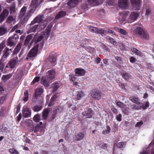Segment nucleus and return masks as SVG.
Here are the masks:
<instances>
[{"label":"nucleus","mask_w":154,"mask_h":154,"mask_svg":"<svg viewBox=\"0 0 154 154\" xmlns=\"http://www.w3.org/2000/svg\"><path fill=\"white\" fill-rule=\"evenodd\" d=\"M29 10L27 13H26L27 10V8L25 6L23 7L21 9L19 15V17L21 19H25L28 17L31 16L32 14L35 11L36 8L30 6Z\"/></svg>","instance_id":"obj_1"},{"label":"nucleus","mask_w":154,"mask_h":154,"mask_svg":"<svg viewBox=\"0 0 154 154\" xmlns=\"http://www.w3.org/2000/svg\"><path fill=\"white\" fill-rule=\"evenodd\" d=\"M38 47L39 45L37 44L30 50L28 55L26 57V60L31 59L32 58L35 57L37 55L38 51Z\"/></svg>","instance_id":"obj_2"},{"label":"nucleus","mask_w":154,"mask_h":154,"mask_svg":"<svg viewBox=\"0 0 154 154\" xmlns=\"http://www.w3.org/2000/svg\"><path fill=\"white\" fill-rule=\"evenodd\" d=\"M18 60L17 57L16 59H11L7 64L5 68V70L6 72L8 71L10 69L14 68L17 64Z\"/></svg>","instance_id":"obj_3"},{"label":"nucleus","mask_w":154,"mask_h":154,"mask_svg":"<svg viewBox=\"0 0 154 154\" xmlns=\"http://www.w3.org/2000/svg\"><path fill=\"white\" fill-rule=\"evenodd\" d=\"M19 38L18 35L15 34L9 38L7 43V45L10 47H14L17 41Z\"/></svg>","instance_id":"obj_4"},{"label":"nucleus","mask_w":154,"mask_h":154,"mask_svg":"<svg viewBox=\"0 0 154 154\" xmlns=\"http://www.w3.org/2000/svg\"><path fill=\"white\" fill-rule=\"evenodd\" d=\"M134 32L137 35L140 36L142 38L145 39H148V36L147 33L140 27L134 29Z\"/></svg>","instance_id":"obj_5"},{"label":"nucleus","mask_w":154,"mask_h":154,"mask_svg":"<svg viewBox=\"0 0 154 154\" xmlns=\"http://www.w3.org/2000/svg\"><path fill=\"white\" fill-rule=\"evenodd\" d=\"M91 94L92 97L95 100H99L101 98L100 92L97 89H93L91 91Z\"/></svg>","instance_id":"obj_6"},{"label":"nucleus","mask_w":154,"mask_h":154,"mask_svg":"<svg viewBox=\"0 0 154 154\" xmlns=\"http://www.w3.org/2000/svg\"><path fill=\"white\" fill-rule=\"evenodd\" d=\"M119 5L120 8L122 9H128L129 6L128 0H119Z\"/></svg>","instance_id":"obj_7"},{"label":"nucleus","mask_w":154,"mask_h":154,"mask_svg":"<svg viewBox=\"0 0 154 154\" xmlns=\"http://www.w3.org/2000/svg\"><path fill=\"white\" fill-rule=\"evenodd\" d=\"M132 7L135 10H139L140 8V0H131Z\"/></svg>","instance_id":"obj_8"},{"label":"nucleus","mask_w":154,"mask_h":154,"mask_svg":"<svg viewBox=\"0 0 154 154\" xmlns=\"http://www.w3.org/2000/svg\"><path fill=\"white\" fill-rule=\"evenodd\" d=\"M139 16V14L137 12H131L129 15L128 21L130 23L133 22L136 20Z\"/></svg>","instance_id":"obj_9"},{"label":"nucleus","mask_w":154,"mask_h":154,"mask_svg":"<svg viewBox=\"0 0 154 154\" xmlns=\"http://www.w3.org/2000/svg\"><path fill=\"white\" fill-rule=\"evenodd\" d=\"M57 60V56L55 54L51 53L48 57V61L52 66H54L56 64Z\"/></svg>","instance_id":"obj_10"},{"label":"nucleus","mask_w":154,"mask_h":154,"mask_svg":"<svg viewBox=\"0 0 154 154\" xmlns=\"http://www.w3.org/2000/svg\"><path fill=\"white\" fill-rule=\"evenodd\" d=\"M92 111L90 108H87L85 111L82 112V114L84 117L86 118H90L92 117Z\"/></svg>","instance_id":"obj_11"},{"label":"nucleus","mask_w":154,"mask_h":154,"mask_svg":"<svg viewBox=\"0 0 154 154\" xmlns=\"http://www.w3.org/2000/svg\"><path fill=\"white\" fill-rule=\"evenodd\" d=\"M45 38V39L47 38L45 36V33H42L38 37L35 35L33 38L32 41H34L35 43L40 41L43 38Z\"/></svg>","instance_id":"obj_12"},{"label":"nucleus","mask_w":154,"mask_h":154,"mask_svg":"<svg viewBox=\"0 0 154 154\" xmlns=\"http://www.w3.org/2000/svg\"><path fill=\"white\" fill-rule=\"evenodd\" d=\"M31 113V111L29 108L27 107H25L22 110L23 116V117L25 118H28L30 117Z\"/></svg>","instance_id":"obj_13"},{"label":"nucleus","mask_w":154,"mask_h":154,"mask_svg":"<svg viewBox=\"0 0 154 154\" xmlns=\"http://www.w3.org/2000/svg\"><path fill=\"white\" fill-rule=\"evenodd\" d=\"M75 73L79 76L85 75L86 71L83 69L81 68H76L75 70Z\"/></svg>","instance_id":"obj_14"},{"label":"nucleus","mask_w":154,"mask_h":154,"mask_svg":"<svg viewBox=\"0 0 154 154\" xmlns=\"http://www.w3.org/2000/svg\"><path fill=\"white\" fill-rule=\"evenodd\" d=\"M55 74V72L54 69L49 70L47 73V78L50 80H52L54 78Z\"/></svg>","instance_id":"obj_15"},{"label":"nucleus","mask_w":154,"mask_h":154,"mask_svg":"<svg viewBox=\"0 0 154 154\" xmlns=\"http://www.w3.org/2000/svg\"><path fill=\"white\" fill-rule=\"evenodd\" d=\"M44 16L42 15H38L32 21V24H35L36 23H39L42 22L43 20Z\"/></svg>","instance_id":"obj_16"},{"label":"nucleus","mask_w":154,"mask_h":154,"mask_svg":"<svg viewBox=\"0 0 154 154\" xmlns=\"http://www.w3.org/2000/svg\"><path fill=\"white\" fill-rule=\"evenodd\" d=\"M35 24H32L31 22L28 31V32H35L37 30L38 31V25H34Z\"/></svg>","instance_id":"obj_17"},{"label":"nucleus","mask_w":154,"mask_h":154,"mask_svg":"<svg viewBox=\"0 0 154 154\" xmlns=\"http://www.w3.org/2000/svg\"><path fill=\"white\" fill-rule=\"evenodd\" d=\"M48 22L46 20H45L41 25H38V32L44 29L47 25Z\"/></svg>","instance_id":"obj_18"},{"label":"nucleus","mask_w":154,"mask_h":154,"mask_svg":"<svg viewBox=\"0 0 154 154\" xmlns=\"http://www.w3.org/2000/svg\"><path fill=\"white\" fill-rule=\"evenodd\" d=\"M12 48L9 49V48H6L5 49V50L4 55L2 58H3V59H5L7 58L9 54L12 52Z\"/></svg>","instance_id":"obj_19"},{"label":"nucleus","mask_w":154,"mask_h":154,"mask_svg":"<svg viewBox=\"0 0 154 154\" xmlns=\"http://www.w3.org/2000/svg\"><path fill=\"white\" fill-rule=\"evenodd\" d=\"M84 136V134L83 133L79 132L74 136V138L76 140L79 141L83 138Z\"/></svg>","instance_id":"obj_20"},{"label":"nucleus","mask_w":154,"mask_h":154,"mask_svg":"<svg viewBox=\"0 0 154 154\" xmlns=\"http://www.w3.org/2000/svg\"><path fill=\"white\" fill-rule=\"evenodd\" d=\"M40 2L38 0H32L30 6L34 8H37L40 5Z\"/></svg>","instance_id":"obj_21"},{"label":"nucleus","mask_w":154,"mask_h":154,"mask_svg":"<svg viewBox=\"0 0 154 154\" xmlns=\"http://www.w3.org/2000/svg\"><path fill=\"white\" fill-rule=\"evenodd\" d=\"M42 131V128L39 125H37L33 129V131H34L35 133L36 134L37 136L41 135L43 134H39L38 132H41Z\"/></svg>","instance_id":"obj_22"},{"label":"nucleus","mask_w":154,"mask_h":154,"mask_svg":"<svg viewBox=\"0 0 154 154\" xmlns=\"http://www.w3.org/2000/svg\"><path fill=\"white\" fill-rule=\"evenodd\" d=\"M78 1L77 0H70L67 3L68 5L71 7H75L77 5Z\"/></svg>","instance_id":"obj_23"},{"label":"nucleus","mask_w":154,"mask_h":154,"mask_svg":"<svg viewBox=\"0 0 154 154\" xmlns=\"http://www.w3.org/2000/svg\"><path fill=\"white\" fill-rule=\"evenodd\" d=\"M122 78L126 81H128L131 77V76L129 73L127 72L126 71L123 73H121Z\"/></svg>","instance_id":"obj_24"},{"label":"nucleus","mask_w":154,"mask_h":154,"mask_svg":"<svg viewBox=\"0 0 154 154\" xmlns=\"http://www.w3.org/2000/svg\"><path fill=\"white\" fill-rule=\"evenodd\" d=\"M57 98V95L54 94L51 98L50 101L49 103L48 104V106L51 107L54 104V102L55 101L56 99Z\"/></svg>","instance_id":"obj_25"},{"label":"nucleus","mask_w":154,"mask_h":154,"mask_svg":"<svg viewBox=\"0 0 154 154\" xmlns=\"http://www.w3.org/2000/svg\"><path fill=\"white\" fill-rule=\"evenodd\" d=\"M131 50L132 52L137 55L140 57H142L143 55L142 53L135 48H131Z\"/></svg>","instance_id":"obj_26"},{"label":"nucleus","mask_w":154,"mask_h":154,"mask_svg":"<svg viewBox=\"0 0 154 154\" xmlns=\"http://www.w3.org/2000/svg\"><path fill=\"white\" fill-rule=\"evenodd\" d=\"M33 35L34 34H32L27 35L26 36L24 42V45H27L29 44L30 41L32 39L33 37Z\"/></svg>","instance_id":"obj_27"},{"label":"nucleus","mask_w":154,"mask_h":154,"mask_svg":"<svg viewBox=\"0 0 154 154\" xmlns=\"http://www.w3.org/2000/svg\"><path fill=\"white\" fill-rule=\"evenodd\" d=\"M41 81L42 82V84L44 86L48 87L49 85V81L44 76H42L41 79Z\"/></svg>","instance_id":"obj_28"},{"label":"nucleus","mask_w":154,"mask_h":154,"mask_svg":"<svg viewBox=\"0 0 154 154\" xmlns=\"http://www.w3.org/2000/svg\"><path fill=\"white\" fill-rule=\"evenodd\" d=\"M49 111L48 109H45L42 112V117L44 119H46L49 113Z\"/></svg>","instance_id":"obj_29"},{"label":"nucleus","mask_w":154,"mask_h":154,"mask_svg":"<svg viewBox=\"0 0 154 154\" xmlns=\"http://www.w3.org/2000/svg\"><path fill=\"white\" fill-rule=\"evenodd\" d=\"M66 14L65 11H61L56 15L55 18L56 19H59L64 17Z\"/></svg>","instance_id":"obj_30"},{"label":"nucleus","mask_w":154,"mask_h":154,"mask_svg":"<svg viewBox=\"0 0 154 154\" xmlns=\"http://www.w3.org/2000/svg\"><path fill=\"white\" fill-rule=\"evenodd\" d=\"M22 45L21 43H19L17 44V46L14 49L13 54L14 55H16L17 54L21 48Z\"/></svg>","instance_id":"obj_31"},{"label":"nucleus","mask_w":154,"mask_h":154,"mask_svg":"<svg viewBox=\"0 0 154 154\" xmlns=\"http://www.w3.org/2000/svg\"><path fill=\"white\" fill-rule=\"evenodd\" d=\"M7 32V29L6 28L3 26H0V36L4 35Z\"/></svg>","instance_id":"obj_32"},{"label":"nucleus","mask_w":154,"mask_h":154,"mask_svg":"<svg viewBox=\"0 0 154 154\" xmlns=\"http://www.w3.org/2000/svg\"><path fill=\"white\" fill-rule=\"evenodd\" d=\"M52 26L50 24H49L48 26H47V28L45 30V32H43L42 33H45V36L46 37L47 36L48 37V36L49 35V33H50L51 29Z\"/></svg>","instance_id":"obj_33"},{"label":"nucleus","mask_w":154,"mask_h":154,"mask_svg":"<svg viewBox=\"0 0 154 154\" xmlns=\"http://www.w3.org/2000/svg\"><path fill=\"white\" fill-rule=\"evenodd\" d=\"M12 75L11 74H7V75H4L2 78V80L4 82H6L12 76Z\"/></svg>","instance_id":"obj_34"},{"label":"nucleus","mask_w":154,"mask_h":154,"mask_svg":"<svg viewBox=\"0 0 154 154\" xmlns=\"http://www.w3.org/2000/svg\"><path fill=\"white\" fill-rule=\"evenodd\" d=\"M83 95V93L81 91L76 92L75 98L76 99L80 100L82 97Z\"/></svg>","instance_id":"obj_35"},{"label":"nucleus","mask_w":154,"mask_h":154,"mask_svg":"<svg viewBox=\"0 0 154 154\" xmlns=\"http://www.w3.org/2000/svg\"><path fill=\"white\" fill-rule=\"evenodd\" d=\"M43 89L42 88H37L35 92V97L41 95L43 93Z\"/></svg>","instance_id":"obj_36"},{"label":"nucleus","mask_w":154,"mask_h":154,"mask_svg":"<svg viewBox=\"0 0 154 154\" xmlns=\"http://www.w3.org/2000/svg\"><path fill=\"white\" fill-rule=\"evenodd\" d=\"M107 40H109L110 42L114 45H116L117 42L115 41L114 39L108 36L106 37Z\"/></svg>","instance_id":"obj_37"},{"label":"nucleus","mask_w":154,"mask_h":154,"mask_svg":"<svg viewBox=\"0 0 154 154\" xmlns=\"http://www.w3.org/2000/svg\"><path fill=\"white\" fill-rule=\"evenodd\" d=\"M126 143L125 142H122L118 143L117 144V147L120 148L125 147V146Z\"/></svg>","instance_id":"obj_38"},{"label":"nucleus","mask_w":154,"mask_h":154,"mask_svg":"<svg viewBox=\"0 0 154 154\" xmlns=\"http://www.w3.org/2000/svg\"><path fill=\"white\" fill-rule=\"evenodd\" d=\"M88 1L93 5H98L100 4L98 0H88Z\"/></svg>","instance_id":"obj_39"},{"label":"nucleus","mask_w":154,"mask_h":154,"mask_svg":"<svg viewBox=\"0 0 154 154\" xmlns=\"http://www.w3.org/2000/svg\"><path fill=\"white\" fill-rule=\"evenodd\" d=\"M53 90L52 92L54 93L59 88V86L58 83L53 84L52 86Z\"/></svg>","instance_id":"obj_40"},{"label":"nucleus","mask_w":154,"mask_h":154,"mask_svg":"<svg viewBox=\"0 0 154 154\" xmlns=\"http://www.w3.org/2000/svg\"><path fill=\"white\" fill-rule=\"evenodd\" d=\"M8 151L11 154H19L17 150L14 148L9 149Z\"/></svg>","instance_id":"obj_41"},{"label":"nucleus","mask_w":154,"mask_h":154,"mask_svg":"<svg viewBox=\"0 0 154 154\" xmlns=\"http://www.w3.org/2000/svg\"><path fill=\"white\" fill-rule=\"evenodd\" d=\"M24 97L23 98V100L25 102L27 101L28 100L29 94L28 90L24 92Z\"/></svg>","instance_id":"obj_42"},{"label":"nucleus","mask_w":154,"mask_h":154,"mask_svg":"<svg viewBox=\"0 0 154 154\" xmlns=\"http://www.w3.org/2000/svg\"><path fill=\"white\" fill-rule=\"evenodd\" d=\"M5 59L2 58L0 60V70L2 71L4 68V62Z\"/></svg>","instance_id":"obj_43"},{"label":"nucleus","mask_w":154,"mask_h":154,"mask_svg":"<svg viewBox=\"0 0 154 154\" xmlns=\"http://www.w3.org/2000/svg\"><path fill=\"white\" fill-rule=\"evenodd\" d=\"M33 120L34 122H39L40 120L39 115L38 114L35 115L33 118Z\"/></svg>","instance_id":"obj_44"},{"label":"nucleus","mask_w":154,"mask_h":154,"mask_svg":"<svg viewBox=\"0 0 154 154\" xmlns=\"http://www.w3.org/2000/svg\"><path fill=\"white\" fill-rule=\"evenodd\" d=\"M33 108V110L34 111L38 112L42 109V106H40L35 105L34 106Z\"/></svg>","instance_id":"obj_45"},{"label":"nucleus","mask_w":154,"mask_h":154,"mask_svg":"<svg viewBox=\"0 0 154 154\" xmlns=\"http://www.w3.org/2000/svg\"><path fill=\"white\" fill-rule=\"evenodd\" d=\"M129 99L132 102L134 103H136L138 100V98L135 96H132L129 97Z\"/></svg>","instance_id":"obj_46"},{"label":"nucleus","mask_w":154,"mask_h":154,"mask_svg":"<svg viewBox=\"0 0 154 154\" xmlns=\"http://www.w3.org/2000/svg\"><path fill=\"white\" fill-rule=\"evenodd\" d=\"M116 104L120 108H123L125 106V104L122 102L120 101H117L116 102Z\"/></svg>","instance_id":"obj_47"},{"label":"nucleus","mask_w":154,"mask_h":154,"mask_svg":"<svg viewBox=\"0 0 154 154\" xmlns=\"http://www.w3.org/2000/svg\"><path fill=\"white\" fill-rule=\"evenodd\" d=\"M89 29L90 31L92 32L96 33V31L98 30V28L96 27L90 26H89Z\"/></svg>","instance_id":"obj_48"},{"label":"nucleus","mask_w":154,"mask_h":154,"mask_svg":"<svg viewBox=\"0 0 154 154\" xmlns=\"http://www.w3.org/2000/svg\"><path fill=\"white\" fill-rule=\"evenodd\" d=\"M111 109L114 114L117 115L118 113L119 112L118 109L116 108L114 106H112L111 107Z\"/></svg>","instance_id":"obj_49"},{"label":"nucleus","mask_w":154,"mask_h":154,"mask_svg":"<svg viewBox=\"0 0 154 154\" xmlns=\"http://www.w3.org/2000/svg\"><path fill=\"white\" fill-rule=\"evenodd\" d=\"M118 31L122 34L125 35H128V32L122 28H119L118 29Z\"/></svg>","instance_id":"obj_50"},{"label":"nucleus","mask_w":154,"mask_h":154,"mask_svg":"<svg viewBox=\"0 0 154 154\" xmlns=\"http://www.w3.org/2000/svg\"><path fill=\"white\" fill-rule=\"evenodd\" d=\"M61 109V107L60 106H56L53 110V112L57 114V113L59 112Z\"/></svg>","instance_id":"obj_51"},{"label":"nucleus","mask_w":154,"mask_h":154,"mask_svg":"<svg viewBox=\"0 0 154 154\" xmlns=\"http://www.w3.org/2000/svg\"><path fill=\"white\" fill-rule=\"evenodd\" d=\"M106 130L105 131H103V134H108L110 132L111 129L110 126L109 125H107L106 126Z\"/></svg>","instance_id":"obj_52"},{"label":"nucleus","mask_w":154,"mask_h":154,"mask_svg":"<svg viewBox=\"0 0 154 154\" xmlns=\"http://www.w3.org/2000/svg\"><path fill=\"white\" fill-rule=\"evenodd\" d=\"M96 33L100 34L102 36L104 35V31L103 29H100L98 28V30L96 31Z\"/></svg>","instance_id":"obj_53"},{"label":"nucleus","mask_w":154,"mask_h":154,"mask_svg":"<svg viewBox=\"0 0 154 154\" xmlns=\"http://www.w3.org/2000/svg\"><path fill=\"white\" fill-rule=\"evenodd\" d=\"M9 14V11L6 9H5L3 10L2 13V14L6 18L8 16Z\"/></svg>","instance_id":"obj_54"},{"label":"nucleus","mask_w":154,"mask_h":154,"mask_svg":"<svg viewBox=\"0 0 154 154\" xmlns=\"http://www.w3.org/2000/svg\"><path fill=\"white\" fill-rule=\"evenodd\" d=\"M116 120L119 122L122 121V116L121 114H119L117 115L116 117Z\"/></svg>","instance_id":"obj_55"},{"label":"nucleus","mask_w":154,"mask_h":154,"mask_svg":"<svg viewBox=\"0 0 154 154\" xmlns=\"http://www.w3.org/2000/svg\"><path fill=\"white\" fill-rule=\"evenodd\" d=\"M14 20V17L12 16H10L7 19V22L8 23H10Z\"/></svg>","instance_id":"obj_56"},{"label":"nucleus","mask_w":154,"mask_h":154,"mask_svg":"<svg viewBox=\"0 0 154 154\" xmlns=\"http://www.w3.org/2000/svg\"><path fill=\"white\" fill-rule=\"evenodd\" d=\"M15 11V7L14 5H13L12 6L10 7V11L11 14L14 13Z\"/></svg>","instance_id":"obj_57"},{"label":"nucleus","mask_w":154,"mask_h":154,"mask_svg":"<svg viewBox=\"0 0 154 154\" xmlns=\"http://www.w3.org/2000/svg\"><path fill=\"white\" fill-rule=\"evenodd\" d=\"M149 106V102L147 101L146 102L145 104L142 105L141 106V107L143 109H146L147 107Z\"/></svg>","instance_id":"obj_58"},{"label":"nucleus","mask_w":154,"mask_h":154,"mask_svg":"<svg viewBox=\"0 0 154 154\" xmlns=\"http://www.w3.org/2000/svg\"><path fill=\"white\" fill-rule=\"evenodd\" d=\"M40 77H36L31 82L32 85H33L36 82H38L40 79Z\"/></svg>","instance_id":"obj_59"},{"label":"nucleus","mask_w":154,"mask_h":154,"mask_svg":"<svg viewBox=\"0 0 154 154\" xmlns=\"http://www.w3.org/2000/svg\"><path fill=\"white\" fill-rule=\"evenodd\" d=\"M115 58L119 63L122 64V60L121 57L119 56H116Z\"/></svg>","instance_id":"obj_60"},{"label":"nucleus","mask_w":154,"mask_h":154,"mask_svg":"<svg viewBox=\"0 0 154 154\" xmlns=\"http://www.w3.org/2000/svg\"><path fill=\"white\" fill-rule=\"evenodd\" d=\"M1 131L3 132L7 133L8 129L7 127H3L1 129Z\"/></svg>","instance_id":"obj_61"},{"label":"nucleus","mask_w":154,"mask_h":154,"mask_svg":"<svg viewBox=\"0 0 154 154\" xmlns=\"http://www.w3.org/2000/svg\"><path fill=\"white\" fill-rule=\"evenodd\" d=\"M21 107L20 104L19 103L18 105L17 106V111L16 112V114L18 113L20 111V109Z\"/></svg>","instance_id":"obj_62"},{"label":"nucleus","mask_w":154,"mask_h":154,"mask_svg":"<svg viewBox=\"0 0 154 154\" xmlns=\"http://www.w3.org/2000/svg\"><path fill=\"white\" fill-rule=\"evenodd\" d=\"M130 61L131 63H134L136 61V59L134 57L131 56L130 57Z\"/></svg>","instance_id":"obj_63"},{"label":"nucleus","mask_w":154,"mask_h":154,"mask_svg":"<svg viewBox=\"0 0 154 154\" xmlns=\"http://www.w3.org/2000/svg\"><path fill=\"white\" fill-rule=\"evenodd\" d=\"M56 114L53 112L52 115L51 117L50 118V121H52L53 120H54L56 117Z\"/></svg>","instance_id":"obj_64"}]
</instances>
